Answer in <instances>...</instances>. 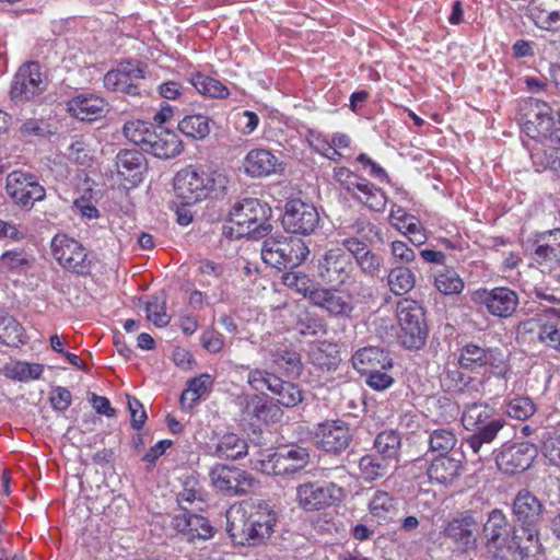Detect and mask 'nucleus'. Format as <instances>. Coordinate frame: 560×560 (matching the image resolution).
I'll use <instances>...</instances> for the list:
<instances>
[{
	"mask_svg": "<svg viewBox=\"0 0 560 560\" xmlns=\"http://www.w3.org/2000/svg\"><path fill=\"white\" fill-rule=\"evenodd\" d=\"M226 184V177L218 172H199L189 166L176 173L174 192L183 206H191L208 197L224 196Z\"/></svg>",
	"mask_w": 560,
	"mask_h": 560,
	"instance_id": "obj_1",
	"label": "nucleus"
},
{
	"mask_svg": "<svg viewBox=\"0 0 560 560\" xmlns=\"http://www.w3.org/2000/svg\"><path fill=\"white\" fill-rule=\"evenodd\" d=\"M240 517H228V532L240 545L258 546L268 539L276 525V512L264 502L253 506L249 512L236 511Z\"/></svg>",
	"mask_w": 560,
	"mask_h": 560,
	"instance_id": "obj_2",
	"label": "nucleus"
},
{
	"mask_svg": "<svg viewBox=\"0 0 560 560\" xmlns=\"http://www.w3.org/2000/svg\"><path fill=\"white\" fill-rule=\"evenodd\" d=\"M493 409L483 402H472L465 407L462 422L465 429H478L471 435L465 439V445L479 455L480 458L489 453V445L497 438L498 433L504 425L502 419H493L487 422L492 416Z\"/></svg>",
	"mask_w": 560,
	"mask_h": 560,
	"instance_id": "obj_3",
	"label": "nucleus"
},
{
	"mask_svg": "<svg viewBox=\"0 0 560 560\" xmlns=\"http://www.w3.org/2000/svg\"><path fill=\"white\" fill-rule=\"evenodd\" d=\"M270 207L256 198H245L234 203L230 211V221L236 225L237 236L258 240L271 231L268 223Z\"/></svg>",
	"mask_w": 560,
	"mask_h": 560,
	"instance_id": "obj_4",
	"label": "nucleus"
},
{
	"mask_svg": "<svg viewBox=\"0 0 560 560\" xmlns=\"http://www.w3.org/2000/svg\"><path fill=\"white\" fill-rule=\"evenodd\" d=\"M306 243L296 236L272 235L261 246L262 260L279 270L295 269L308 257Z\"/></svg>",
	"mask_w": 560,
	"mask_h": 560,
	"instance_id": "obj_5",
	"label": "nucleus"
},
{
	"mask_svg": "<svg viewBox=\"0 0 560 560\" xmlns=\"http://www.w3.org/2000/svg\"><path fill=\"white\" fill-rule=\"evenodd\" d=\"M397 319L402 346L407 349H420L428 337L423 307L417 301L404 299L397 303Z\"/></svg>",
	"mask_w": 560,
	"mask_h": 560,
	"instance_id": "obj_6",
	"label": "nucleus"
},
{
	"mask_svg": "<svg viewBox=\"0 0 560 560\" xmlns=\"http://www.w3.org/2000/svg\"><path fill=\"white\" fill-rule=\"evenodd\" d=\"M308 462V451L305 447L292 445L278 452H261L256 460V467L264 474L282 476L302 470Z\"/></svg>",
	"mask_w": 560,
	"mask_h": 560,
	"instance_id": "obj_7",
	"label": "nucleus"
},
{
	"mask_svg": "<svg viewBox=\"0 0 560 560\" xmlns=\"http://www.w3.org/2000/svg\"><path fill=\"white\" fill-rule=\"evenodd\" d=\"M51 250L55 259L66 270L81 276L90 273L92 258L77 240L66 234H57L51 241Z\"/></svg>",
	"mask_w": 560,
	"mask_h": 560,
	"instance_id": "obj_8",
	"label": "nucleus"
},
{
	"mask_svg": "<svg viewBox=\"0 0 560 560\" xmlns=\"http://www.w3.org/2000/svg\"><path fill=\"white\" fill-rule=\"evenodd\" d=\"M346 497L342 487L334 482H306L296 488V501L307 512L319 511L340 503Z\"/></svg>",
	"mask_w": 560,
	"mask_h": 560,
	"instance_id": "obj_9",
	"label": "nucleus"
},
{
	"mask_svg": "<svg viewBox=\"0 0 560 560\" xmlns=\"http://www.w3.org/2000/svg\"><path fill=\"white\" fill-rule=\"evenodd\" d=\"M5 192L14 205L27 210L46 197V190L37 176L23 171H13L7 175Z\"/></svg>",
	"mask_w": 560,
	"mask_h": 560,
	"instance_id": "obj_10",
	"label": "nucleus"
},
{
	"mask_svg": "<svg viewBox=\"0 0 560 560\" xmlns=\"http://www.w3.org/2000/svg\"><path fill=\"white\" fill-rule=\"evenodd\" d=\"M212 485L229 495H246L257 486L255 478L236 466L215 465L209 472Z\"/></svg>",
	"mask_w": 560,
	"mask_h": 560,
	"instance_id": "obj_11",
	"label": "nucleus"
},
{
	"mask_svg": "<svg viewBox=\"0 0 560 560\" xmlns=\"http://www.w3.org/2000/svg\"><path fill=\"white\" fill-rule=\"evenodd\" d=\"M319 224V214L315 206L301 199H292L285 203L282 225L287 232L311 235Z\"/></svg>",
	"mask_w": 560,
	"mask_h": 560,
	"instance_id": "obj_12",
	"label": "nucleus"
},
{
	"mask_svg": "<svg viewBox=\"0 0 560 560\" xmlns=\"http://www.w3.org/2000/svg\"><path fill=\"white\" fill-rule=\"evenodd\" d=\"M522 125L524 132L536 142L552 137L556 126L550 106L540 101H530L524 108Z\"/></svg>",
	"mask_w": 560,
	"mask_h": 560,
	"instance_id": "obj_13",
	"label": "nucleus"
},
{
	"mask_svg": "<svg viewBox=\"0 0 560 560\" xmlns=\"http://www.w3.org/2000/svg\"><path fill=\"white\" fill-rule=\"evenodd\" d=\"M353 265L342 248L327 250L318 261V277L330 287H340L351 277Z\"/></svg>",
	"mask_w": 560,
	"mask_h": 560,
	"instance_id": "obj_14",
	"label": "nucleus"
},
{
	"mask_svg": "<svg viewBox=\"0 0 560 560\" xmlns=\"http://www.w3.org/2000/svg\"><path fill=\"white\" fill-rule=\"evenodd\" d=\"M45 90L40 66L31 61L21 66L11 83L10 94L13 100L28 101Z\"/></svg>",
	"mask_w": 560,
	"mask_h": 560,
	"instance_id": "obj_15",
	"label": "nucleus"
},
{
	"mask_svg": "<svg viewBox=\"0 0 560 560\" xmlns=\"http://www.w3.org/2000/svg\"><path fill=\"white\" fill-rule=\"evenodd\" d=\"M315 440L320 450L340 454L349 447L352 433L349 425L341 420L327 421L316 429Z\"/></svg>",
	"mask_w": 560,
	"mask_h": 560,
	"instance_id": "obj_16",
	"label": "nucleus"
},
{
	"mask_svg": "<svg viewBox=\"0 0 560 560\" xmlns=\"http://www.w3.org/2000/svg\"><path fill=\"white\" fill-rule=\"evenodd\" d=\"M537 456V448L535 445L523 442L506 446L495 457L497 466L505 474L523 472L530 467L535 457Z\"/></svg>",
	"mask_w": 560,
	"mask_h": 560,
	"instance_id": "obj_17",
	"label": "nucleus"
},
{
	"mask_svg": "<svg viewBox=\"0 0 560 560\" xmlns=\"http://www.w3.org/2000/svg\"><path fill=\"white\" fill-rule=\"evenodd\" d=\"M144 69L140 62L128 61L119 68L108 71L104 77V85L114 92L138 95L139 88L135 81L143 79Z\"/></svg>",
	"mask_w": 560,
	"mask_h": 560,
	"instance_id": "obj_18",
	"label": "nucleus"
},
{
	"mask_svg": "<svg viewBox=\"0 0 560 560\" xmlns=\"http://www.w3.org/2000/svg\"><path fill=\"white\" fill-rule=\"evenodd\" d=\"M477 526L478 523L475 517L469 512H465L446 522L442 533L463 551H470L477 547V536L475 534Z\"/></svg>",
	"mask_w": 560,
	"mask_h": 560,
	"instance_id": "obj_19",
	"label": "nucleus"
},
{
	"mask_svg": "<svg viewBox=\"0 0 560 560\" xmlns=\"http://www.w3.org/2000/svg\"><path fill=\"white\" fill-rule=\"evenodd\" d=\"M476 300L494 316H511L518 304L517 294L508 288H494L476 292Z\"/></svg>",
	"mask_w": 560,
	"mask_h": 560,
	"instance_id": "obj_20",
	"label": "nucleus"
},
{
	"mask_svg": "<svg viewBox=\"0 0 560 560\" xmlns=\"http://www.w3.org/2000/svg\"><path fill=\"white\" fill-rule=\"evenodd\" d=\"M506 548L520 560H538L541 553L538 528L521 526L515 529Z\"/></svg>",
	"mask_w": 560,
	"mask_h": 560,
	"instance_id": "obj_21",
	"label": "nucleus"
},
{
	"mask_svg": "<svg viewBox=\"0 0 560 560\" xmlns=\"http://www.w3.org/2000/svg\"><path fill=\"white\" fill-rule=\"evenodd\" d=\"M512 510L521 526L538 527L542 521L544 505L536 495L526 489L517 492Z\"/></svg>",
	"mask_w": 560,
	"mask_h": 560,
	"instance_id": "obj_22",
	"label": "nucleus"
},
{
	"mask_svg": "<svg viewBox=\"0 0 560 560\" xmlns=\"http://www.w3.org/2000/svg\"><path fill=\"white\" fill-rule=\"evenodd\" d=\"M184 511L173 518V526L178 534L194 542L196 539L206 540L212 537L213 528L208 520L198 514L187 512V508L183 506Z\"/></svg>",
	"mask_w": 560,
	"mask_h": 560,
	"instance_id": "obj_23",
	"label": "nucleus"
},
{
	"mask_svg": "<svg viewBox=\"0 0 560 560\" xmlns=\"http://www.w3.org/2000/svg\"><path fill=\"white\" fill-rule=\"evenodd\" d=\"M182 150L183 143L174 131L155 127L143 151L155 158L168 160L180 154Z\"/></svg>",
	"mask_w": 560,
	"mask_h": 560,
	"instance_id": "obj_24",
	"label": "nucleus"
},
{
	"mask_svg": "<svg viewBox=\"0 0 560 560\" xmlns=\"http://www.w3.org/2000/svg\"><path fill=\"white\" fill-rule=\"evenodd\" d=\"M532 256L540 267L552 268L560 262V229L538 235Z\"/></svg>",
	"mask_w": 560,
	"mask_h": 560,
	"instance_id": "obj_25",
	"label": "nucleus"
},
{
	"mask_svg": "<svg viewBox=\"0 0 560 560\" xmlns=\"http://www.w3.org/2000/svg\"><path fill=\"white\" fill-rule=\"evenodd\" d=\"M506 515L499 509L492 510L483 525V534L488 546L506 547L514 532Z\"/></svg>",
	"mask_w": 560,
	"mask_h": 560,
	"instance_id": "obj_26",
	"label": "nucleus"
},
{
	"mask_svg": "<svg viewBox=\"0 0 560 560\" xmlns=\"http://www.w3.org/2000/svg\"><path fill=\"white\" fill-rule=\"evenodd\" d=\"M499 349H485L477 345L469 343L462 348L458 363L463 369L476 371L480 368L491 365L499 369L502 363Z\"/></svg>",
	"mask_w": 560,
	"mask_h": 560,
	"instance_id": "obj_27",
	"label": "nucleus"
},
{
	"mask_svg": "<svg viewBox=\"0 0 560 560\" xmlns=\"http://www.w3.org/2000/svg\"><path fill=\"white\" fill-rule=\"evenodd\" d=\"M352 365L361 374H369L376 370L393 368L392 359L387 351L378 347H364L352 355Z\"/></svg>",
	"mask_w": 560,
	"mask_h": 560,
	"instance_id": "obj_28",
	"label": "nucleus"
},
{
	"mask_svg": "<svg viewBox=\"0 0 560 560\" xmlns=\"http://www.w3.org/2000/svg\"><path fill=\"white\" fill-rule=\"evenodd\" d=\"M310 301L334 316H349L353 310L350 298L332 289L317 287L311 292Z\"/></svg>",
	"mask_w": 560,
	"mask_h": 560,
	"instance_id": "obj_29",
	"label": "nucleus"
},
{
	"mask_svg": "<svg viewBox=\"0 0 560 560\" xmlns=\"http://www.w3.org/2000/svg\"><path fill=\"white\" fill-rule=\"evenodd\" d=\"M70 114L82 121H94L103 117L106 112V103L103 98L93 94H81L68 102Z\"/></svg>",
	"mask_w": 560,
	"mask_h": 560,
	"instance_id": "obj_30",
	"label": "nucleus"
},
{
	"mask_svg": "<svg viewBox=\"0 0 560 560\" xmlns=\"http://www.w3.org/2000/svg\"><path fill=\"white\" fill-rule=\"evenodd\" d=\"M559 141L551 137L536 142L530 149V158L537 172L551 170L560 172V147Z\"/></svg>",
	"mask_w": 560,
	"mask_h": 560,
	"instance_id": "obj_31",
	"label": "nucleus"
},
{
	"mask_svg": "<svg viewBox=\"0 0 560 560\" xmlns=\"http://www.w3.org/2000/svg\"><path fill=\"white\" fill-rule=\"evenodd\" d=\"M116 167L121 177L137 184L141 182L142 174L147 171V160L137 150H121L116 155Z\"/></svg>",
	"mask_w": 560,
	"mask_h": 560,
	"instance_id": "obj_32",
	"label": "nucleus"
},
{
	"mask_svg": "<svg viewBox=\"0 0 560 560\" xmlns=\"http://www.w3.org/2000/svg\"><path fill=\"white\" fill-rule=\"evenodd\" d=\"M279 165L278 158L265 149L249 151L243 163L245 173L252 177L268 176L276 173Z\"/></svg>",
	"mask_w": 560,
	"mask_h": 560,
	"instance_id": "obj_33",
	"label": "nucleus"
},
{
	"mask_svg": "<svg viewBox=\"0 0 560 560\" xmlns=\"http://www.w3.org/2000/svg\"><path fill=\"white\" fill-rule=\"evenodd\" d=\"M528 11L538 27L549 30L560 21V0H530Z\"/></svg>",
	"mask_w": 560,
	"mask_h": 560,
	"instance_id": "obj_34",
	"label": "nucleus"
},
{
	"mask_svg": "<svg viewBox=\"0 0 560 560\" xmlns=\"http://www.w3.org/2000/svg\"><path fill=\"white\" fill-rule=\"evenodd\" d=\"M462 469V462L453 457L440 455L434 458L428 468V476L431 481L446 485L453 481Z\"/></svg>",
	"mask_w": 560,
	"mask_h": 560,
	"instance_id": "obj_35",
	"label": "nucleus"
},
{
	"mask_svg": "<svg viewBox=\"0 0 560 560\" xmlns=\"http://www.w3.org/2000/svg\"><path fill=\"white\" fill-rule=\"evenodd\" d=\"M247 454V443L235 433H225L219 438L213 455L221 459H240Z\"/></svg>",
	"mask_w": 560,
	"mask_h": 560,
	"instance_id": "obj_36",
	"label": "nucleus"
},
{
	"mask_svg": "<svg viewBox=\"0 0 560 560\" xmlns=\"http://www.w3.org/2000/svg\"><path fill=\"white\" fill-rule=\"evenodd\" d=\"M386 281L393 294L404 295L415 288L416 275L409 267L396 265L389 268Z\"/></svg>",
	"mask_w": 560,
	"mask_h": 560,
	"instance_id": "obj_37",
	"label": "nucleus"
},
{
	"mask_svg": "<svg viewBox=\"0 0 560 560\" xmlns=\"http://www.w3.org/2000/svg\"><path fill=\"white\" fill-rule=\"evenodd\" d=\"M213 385V377L203 373L197 377H192L187 382V388L180 395V404L185 408H191L201 396L207 393Z\"/></svg>",
	"mask_w": 560,
	"mask_h": 560,
	"instance_id": "obj_38",
	"label": "nucleus"
},
{
	"mask_svg": "<svg viewBox=\"0 0 560 560\" xmlns=\"http://www.w3.org/2000/svg\"><path fill=\"white\" fill-rule=\"evenodd\" d=\"M373 446L377 455L392 462L398 457L401 438L395 430H385L376 435Z\"/></svg>",
	"mask_w": 560,
	"mask_h": 560,
	"instance_id": "obj_39",
	"label": "nucleus"
},
{
	"mask_svg": "<svg viewBox=\"0 0 560 560\" xmlns=\"http://www.w3.org/2000/svg\"><path fill=\"white\" fill-rule=\"evenodd\" d=\"M390 460L377 454L364 455L359 462L360 471L365 480L373 481L384 477L390 467Z\"/></svg>",
	"mask_w": 560,
	"mask_h": 560,
	"instance_id": "obj_40",
	"label": "nucleus"
},
{
	"mask_svg": "<svg viewBox=\"0 0 560 560\" xmlns=\"http://www.w3.org/2000/svg\"><path fill=\"white\" fill-rule=\"evenodd\" d=\"M155 127L148 121L131 120L127 121L122 127L124 136L132 143L141 147L144 150L147 141L151 138Z\"/></svg>",
	"mask_w": 560,
	"mask_h": 560,
	"instance_id": "obj_41",
	"label": "nucleus"
},
{
	"mask_svg": "<svg viewBox=\"0 0 560 560\" xmlns=\"http://www.w3.org/2000/svg\"><path fill=\"white\" fill-rule=\"evenodd\" d=\"M354 197L369 209L377 212L383 211L387 202L384 191L375 187L368 179L364 184H361V188Z\"/></svg>",
	"mask_w": 560,
	"mask_h": 560,
	"instance_id": "obj_42",
	"label": "nucleus"
},
{
	"mask_svg": "<svg viewBox=\"0 0 560 560\" xmlns=\"http://www.w3.org/2000/svg\"><path fill=\"white\" fill-rule=\"evenodd\" d=\"M400 212L401 217H396L401 223L398 229L404 230V234L408 235L415 246L424 244L428 237L420 221L416 217L406 213L401 208L398 209V213Z\"/></svg>",
	"mask_w": 560,
	"mask_h": 560,
	"instance_id": "obj_43",
	"label": "nucleus"
},
{
	"mask_svg": "<svg viewBox=\"0 0 560 560\" xmlns=\"http://www.w3.org/2000/svg\"><path fill=\"white\" fill-rule=\"evenodd\" d=\"M178 129L187 137L203 139L210 133L209 118L203 115H189L178 122Z\"/></svg>",
	"mask_w": 560,
	"mask_h": 560,
	"instance_id": "obj_44",
	"label": "nucleus"
},
{
	"mask_svg": "<svg viewBox=\"0 0 560 560\" xmlns=\"http://www.w3.org/2000/svg\"><path fill=\"white\" fill-rule=\"evenodd\" d=\"M23 331V327L13 316L0 313V343L16 346L22 342Z\"/></svg>",
	"mask_w": 560,
	"mask_h": 560,
	"instance_id": "obj_45",
	"label": "nucleus"
},
{
	"mask_svg": "<svg viewBox=\"0 0 560 560\" xmlns=\"http://www.w3.org/2000/svg\"><path fill=\"white\" fill-rule=\"evenodd\" d=\"M190 83L202 95L209 97H226L228 89L217 79L196 73L191 77Z\"/></svg>",
	"mask_w": 560,
	"mask_h": 560,
	"instance_id": "obj_46",
	"label": "nucleus"
},
{
	"mask_svg": "<svg viewBox=\"0 0 560 560\" xmlns=\"http://www.w3.org/2000/svg\"><path fill=\"white\" fill-rule=\"evenodd\" d=\"M435 288L443 294H457L464 289V282L453 270L444 268L434 275Z\"/></svg>",
	"mask_w": 560,
	"mask_h": 560,
	"instance_id": "obj_47",
	"label": "nucleus"
},
{
	"mask_svg": "<svg viewBox=\"0 0 560 560\" xmlns=\"http://www.w3.org/2000/svg\"><path fill=\"white\" fill-rule=\"evenodd\" d=\"M272 362L289 376H299L302 372L300 354L292 350H277L271 352Z\"/></svg>",
	"mask_w": 560,
	"mask_h": 560,
	"instance_id": "obj_48",
	"label": "nucleus"
},
{
	"mask_svg": "<svg viewBox=\"0 0 560 560\" xmlns=\"http://www.w3.org/2000/svg\"><path fill=\"white\" fill-rule=\"evenodd\" d=\"M5 376L20 382H27L38 378L44 369L43 365L27 362H13L5 365Z\"/></svg>",
	"mask_w": 560,
	"mask_h": 560,
	"instance_id": "obj_49",
	"label": "nucleus"
},
{
	"mask_svg": "<svg viewBox=\"0 0 560 560\" xmlns=\"http://www.w3.org/2000/svg\"><path fill=\"white\" fill-rule=\"evenodd\" d=\"M369 510L373 516L386 520L396 512V502L387 492L376 491L370 501Z\"/></svg>",
	"mask_w": 560,
	"mask_h": 560,
	"instance_id": "obj_50",
	"label": "nucleus"
},
{
	"mask_svg": "<svg viewBox=\"0 0 560 560\" xmlns=\"http://www.w3.org/2000/svg\"><path fill=\"white\" fill-rule=\"evenodd\" d=\"M282 282L285 287L294 289L308 299L311 292L317 288L306 273L296 270L284 272L282 275Z\"/></svg>",
	"mask_w": 560,
	"mask_h": 560,
	"instance_id": "obj_51",
	"label": "nucleus"
},
{
	"mask_svg": "<svg viewBox=\"0 0 560 560\" xmlns=\"http://www.w3.org/2000/svg\"><path fill=\"white\" fill-rule=\"evenodd\" d=\"M355 262L360 270L369 277L380 278L381 273L383 272V257L369 248L360 256H358Z\"/></svg>",
	"mask_w": 560,
	"mask_h": 560,
	"instance_id": "obj_52",
	"label": "nucleus"
},
{
	"mask_svg": "<svg viewBox=\"0 0 560 560\" xmlns=\"http://www.w3.org/2000/svg\"><path fill=\"white\" fill-rule=\"evenodd\" d=\"M272 394L278 396V402L284 407L291 408L298 406L303 400L300 388L290 382L280 378L277 389Z\"/></svg>",
	"mask_w": 560,
	"mask_h": 560,
	"instance_id": "obj_53",
	"label": "nucleus"
},
{
	"mask_svg": "<svg viewBox=\"0 0 560 560\" xmlns=\"http://www.w3.org/2000/svg\"><path fill=\"white\" fill-rule=\"evenodd\" d=\"M457 442V439L453 431L447 429H438L430 434L429 443L430 447L434 452H439L441 455L447 454L452 451Z\"/></svg>",
	"mask_w": 560,
	"mask_h": 560,
	"instance_id": "obj_54",
	"label": "nucleus"
},
{
	"mask_svg": "<svg viewBox=\"0 0 560 560\" xmlns=\"http://www.w3.org/2000/svg\"><path fill=\"white\" fill-rule=\"evenodd\" d=\"M166 300L164 296H153L145 305L147 318L156 327H165L170 323V316L165 312Z\"/></svg>",
	"mask_w": 560,
	"mask_h": 560,
	"instance_id": "obj_55",
	"label": "nucleus"
},
{
	"mask_svg": "<svg viewBox=\"0 0 560 560\" xmlns=\"http://www.w3.org/2000/svg\"><path fill=\"white\" fill-rule=\"evenodd\" d=\"M509 417L517 420H526L536 412V405L529 397H517L506 405Z\"/></svg>",
	"mask_w": 560,
	"mask_h": 560,
	"instance_id": "obj_56",
	"label": "nucleus"
},
{
	"mask_svg": "<svg viewBox=\"0 0 560 560\" xmlns=\"http://www.w3.org/2000/svg\"><path fill=\"white\" fill-rule=\"evenodd\" d=\"M334 178L348 192L355 194L360 190L361 184L365 183V178L360 177L347 167L334 168Z\"/></svg>",
	"mask_w": 560,
	"mask_h": 560,
	"instance_id": "obj_57",
	"label": "nucleus"
},
{
	"mask_svg": "<svg viewBox=\"0 0 560 560\" xmlns=\"http://www.w3.org/2000/svg\"><path fill=\"white\" fill-rule=\"evenodd\" d=\"M389 249L392 267L396 265L408 267L409 264L416 260V252L402 241H393L389 244Z\"/></svg>",
	"mask_w": 560,
	"mask_h": 560,
	"instance_id": "obj_58",
	"label": "nucleus"
},
{
	"mask_svg": "<svg viewBox=\"0 0 560 560\" xmlns=\"http://www.w3.org/2000/svg\"><path fill=\"white\" fill-rule=\"evenodd\" d=\"M538 340L560 352V320L544 323V326L539 329Z\"/></svg>",
	"mask_w": 560,
	"mask_h": 560,
	"instance_id": "obj_59",
	"label": "nucleus"
},
{
	"mask_svg": "<svg viewBox=\"0 0 560 560\" xmlns=\"http://www.w3.org/2000/svg\"><path fill=\"white\" fill-rule=\"evenodd\" d=\"M352 236H357L370 244L374 243L375 238L380 237V230L371 222L358 219L349 226Z\"/></svg>",
	"mask_w": 560,
	"mask_h": 560,
	"instance_id": "obj_60",
	"label": "nucleus"
},
{
	"mask_svg": "<svg viewBox=\"0 0 560 560\" xmlns=\"http://www.w3.org/2000/svg\"><path fill=\"white\" fill-rule=\"evenodd\" d=\"M536 298L539 299L541 302H546V304L541 303V312L544 315L548 318L556 317L557 319H560V307H557L556 305H560V298L556 296L552 293H548L541 289H537L535 291Z\"/></svg>",
	"mask_w": 560,
	"mask_h": 560,
	"instance_id": "obj_61",
	"label": "nucleus"
},
{
	"mask_svg": "<svg viewBox=\"0 0 560 560\" xmlns=\"http://www.w3.org/2000/svg\"><path fill=\"white\" fill-rule=\"evenodd\" d=\"M296 329L303 336H316L324 331V324L320 319L305 312L299 316Z\"/></svg>",
	"mask_w": 560,
	"mask_h": 560,
	"instance_id": "obj_62",
	"label": "nucleus"
},
{
	"mask_svg": "<svg viewBox=\"0 0 560 560\" xmlns=\"http://www.w3.org/2000/svg\"><path fill=\"white\" fill-rule=\"evenodd\" d=\"M127 404L131 417V427L136 430L142 429L148 419L143 405L130 395H127Z\"/></svg>",
	"mask_w": 560,
	"mask_h": 560,
	"instance_id": "obj_63",
	"label": "nucleus"
},
{
	"mask_svg": "<svg viewBox=\"0 0 560 560\" xmlns=\"http://www.w3.org/2000/svg\"><path fill=\"white\" fill-rule=\"evenodd\" d=\"M542 454L551 465L560 467V434H552L544 442Z\"/></svg>",
	"mask_w": 560,
	"mask_h": 560,
	"instance_id": "obj_64",
	"label": "nucleus"
}]
</instances>
